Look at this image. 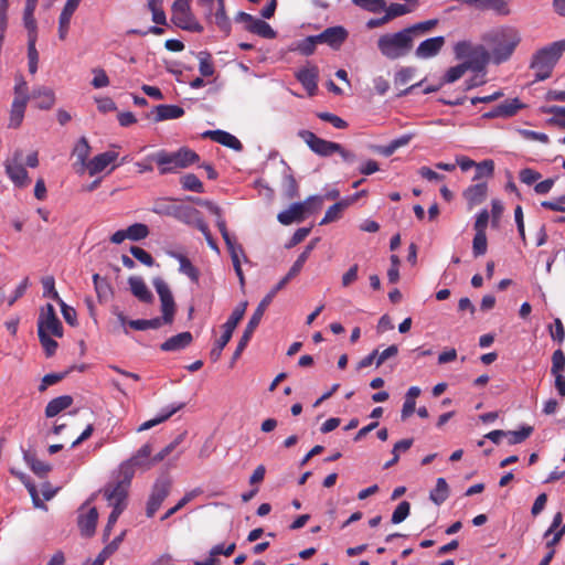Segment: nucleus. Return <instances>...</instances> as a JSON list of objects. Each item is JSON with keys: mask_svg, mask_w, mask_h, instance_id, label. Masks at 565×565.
<instances>
[{"mask_svg": "<svg viewBox=\"0 0 565 565\" xmlns=\"http://www.w3.org/2000/svg\"><path fill=\"white\" fill-rule=\"evenodd\" d=\"M172 481L170 477L162 476L158 478L152 487L151 494L147 502L146 514L148 518H152L161 507L162 502L169 495L171 490Z\"/></svg>", "mask_w": 565, "mask_h": 565, "instance_id": "9d476101", "label": "nucleus"}, {"mask_svg": "<svg viewBox=\"0 0 565 565\" xmlns=\"http://www.w3.org/2000/svg\"><path fill=\"white\" fill-rule=\"evenodd\" d=\"M124 479L118 481L111 489L105 490V497L109 504L114 508L122 507L126 508V498L128 494V488L132 478V471H122Z\"/></svg>", "mask_w": 565, "mask_h": 565, "instance_id": "ddd939ff", "label": "nucleus"}, {"mask_svg": "<svg viewBox=\"0 0 565 565\" xmlns=\"http://www.w3.org/2000/svg\"><path fill=\"white\" fill-rule=\"evenodd\" d=\"M349 33L340 25L327 28L323 32L316 35L320 43H326L333 49H338L347 40Z\"/></svg>", "mask_w": 565, "mask_h": 565, "instance_id": "f3484780", "label": "nucleus"}, {"mask_svg": "<svg viewBox=\"0 0 565 565\" xmlns=\"http://www.w3.org/2000/svg\"><path fill=\"white\" fill-rule=\"evenodd\" d=\"M475 47L476 46H473L468 41L458 42L454 47L456 58H458V60L467 58L468 60L470 57V55L472 54V52L475 51Z\"/></svg>", "mask_w": 565, "mask_h": 565, "instance_id": "338daca9", "label": "nucleus"}, {"mask_svg": "<svg viewBox=\"0 0 565 565\" xmlns=\"http://www.w3.org/2000/svg\"><path fill=\"white\" fill-rule=\"evenodd\" d=\"M152 451V447L150 444L143 445L135 456L130 458V460L127 462L126 466H122V471H129L130 467H140L145 469L151 468L157 462L152 461V458H150Z\"/></svg>", "mask_w": 565, "mask_h": 565, "instance_id": "aec40b11", "label": "nucleus"}, {"mask_svg": "<svg viewBox=\"0 0 565 565\" xmlns=\"http://www.w3.org/2000/svg\"><path fill=\"white\" fill-rule=\"evenodd\" d=\"M31 98L36 99V106L40 109H51L55 103L54 92L44 86L35 87L31 93Z\"/></svg>", "mask_w": 565, "mask_h": 565, "instance_id": "c85d7f7f", "label": "nucleus"}, {"mask_svg": "<svg viewBox=\"0 0 565 565\" xmlns=\"http://www.w3.org/2000/svg\"><path fill=\"white\" fill-rule=\"evenodd\" d=\"M488 242L486 233H476L472 241V253L475 257L482 256L487 253Z\"/></svg>", "mask_w": 565, "mask_h": 565, "instance_id": "680f3d73", "label": "nucleus"}, {"mask_svg": "<svg viewBox=\"0 0 565 565\" xmlns=\"http://www.w3.org/2000/svg\"><path fill=\"white\" fill-rule=\"evenodd\" d=\"M152 285L159 296L160 305H161V313L160 317L166 324H171L174 320L175 315V302L173 299V295L170 290L168 284L160 277H156L152 280Z\"/></svg>", "mask_w": 565, "mask_h": 565, "instance_id": "1a4fd4ad", "label": "nucleus"}, {"mask_svg": "<svg viewBox=\"0 0 565 565\" xmlns=\"http://www.w3.org/2000/svg\"><path fill=\"white\" fill-rule=\"evenodd\" d=\"M245 30L264 39H275L277 35L276 31L267 22L260 19H256V21L250 25H245Z\"/></svg>", "mask_w": 565, "mask_h": 565, "instance_id": "c9c22d12", "label": "nucleus"}, {"mask_svg": "<svg viewBox=\"0 0 565 565\" xmlns=\"http://www.w3.org/2000/svg\"><path fill=\"white\" fill-rule=\"evenodd\" d=\"M409 512H411L409 502H407V501L399 502L392 514V520H391L392 523L398 524V523L403 522L409 515Z\"/></svg>", "mask_w": 565, "mask_h": 565, "instance_id": "0e129e2a", "label": "nucleus"}, {"mask_svg": "<svg viewBox=\"0 0 565 565\" xmlns=\"http://www.w3.org/2000/svg\"><path fill=\"white\" fill-rule=\"evenodd\" d=\"M437 23H438V21L435 20V19L434 20H427V21L418 22L416 24L407 26L406 30L409 31V35L414 40V36L416 34L425 33V32L430 31L433 28H435L437 25Z\"/></svg>", "mask_w": 565, "mask_h": 565, "instance_id": "69168bd1", "label": "nucleus"}, {"mask_svg": "<svg viewBox=\"0 0 565 565\" xmlns=\"http://www.w3.org/2000/svg\"><path fill=\"white\" fill-rule=\"evenodd\" d=\"M128 239L141 241L149 235V228L146 224L135 223L127 228Z\"/></svg>", "mask_w": 565, "mask_h": 565, "instance_id": "bf43d9fd", "label": "nucleus"}, {"mask_svg": "<svg viewBox=\"0 0 565 565\" xmlns=\"http://www.w3.org/2000/svg\"><path fill=\"white\" fill-rule=\"evenodd\" d=\"M51 333V335L63 337V326L56 316L53 305L46 303L40 311L38 319V332Z\"/></svg>", "mask_w": 565, "mask_h": 565, "instance_id": "9b49d317", "label": "nucleus"}, {"mask_svg": "<svg viewBox=\"0 0 565 565\" xmlns=\"http://www.w3.org/2000/svg\"><path fill=\"white\" fill-rule=\"evenodd\" d=\"M318 43L320 41L316 39V35H310L299 41L294 50L298 51L301 55L309 56L315 53Z\"/></svg>", "mask_w": 565, "mask_h": 565, "instance_id": "603ef678", "label": "nucleus"}, {"mask_svg": "<svg viewBox=\"0 0 565 565\" xmlns=\"http://www.w3.org/2000/svg\"><path fill=\"white\" fill-rule=\"evenodd\" d=\"M73 404V397L62 395L51 399L45 407V416L51 418L67 409Z\"/></svg>", "mask_w": 565, "mask_h": 565, "instance_id": "7c9ffc66", "label": "nucleus"}, {"mask_svg": "<svg viewBox=\"0 0 565 565\" xmlns=\"http://www.w3.org/2000/svg\"><path fill=\"white\" fill-rule=\"evenodd\" d=\"M564 52L565 39L553 42L536 51L530 64V68L534 71L535 81L547 79Z\"/></svg>", "mask_w": 565, "mask_h": 565, "instance_id": "20e7f679", "label": "nucleus"}, {"mask_svg": "<svg viewBox=\"0 0 565 565\" xmlns=\"http://www.w3.org/2000/svg\"><path fill=\"white\" fill-rule=\"evenodd\" d=\"M22 160L23 151L15 149L12 156L4 161L6 174L18 188H24L30 183L29 174L22 164Z\"/></svg>", "mask_w": 565, "mask_h": 565, "instance_id": "6e6552de", "label": "nucleus"}, {"mask_svg": "<svg viewBox=\"0 0 565 565\" xmlns=\"http://www.w3.org/2000/svg\"><path fill=\"white\" fill-rule=\"evenodd\" d=\"M476 173L473 180H480L482 178H490L494 172V162L492 160H483L479 163H476Z\"/></svg>", "mask_w": 565, "mask_h": 565, "instance_id": "5fc2aeb1", "label": "nucleus"}, {"mask_svg": "<svg viewBox=\"0 0 565 565\" xmlns=\"http://www.w3.org/2000/svg\"><path fill=\"white\" fill-rule=\"evenodd\" d=\"M467 71L468 70L463 63L450 67L444 75L440 85L455 83L456 81L461 78Z\"/></svg>", "mask_w": 565, "mask_h": 565, "instance_id": "4d7b16f0", "label": "nucleus"}, {"mask_svg": "<svg viewBox=\"0 0 565 565\" xmlns=\"http://www.w3.org/2000/svg\"><path fill=\"white\" fill-rule=\"evenodd\" d=\"M196 228L204 235L205 239H206V243L207 245L210 246V248H212L213 250L215 252H220V248L217 246V243L216 241L213 238L211 232H210V228L207 226V224L204 222L203 218L201 217H198L194 222Z\"/></svg>", "mask_w": 565, "mask_h": 565, "instance_id": "052dcab7", "label": "nucleus"}, {"mask_svg": "<svg viewBox=\"0 0 565 565\" xmlns=\"http://www.w3.org/2000/svg\"><path fill=\"white\" fill-rule=\"evenodd\" d=\"M542 111L545 114H552L553 117L547 120L551 126H556L565 129V107L562 106H547L543 107Z\"/></svg>", "mask_w": 565, "mask_h": 565, "instance_id": "ea45409f", "label": "nucleus"}, {"mask_svg": "<svg viewBox=\"0 0 565 565\" xmlns=\"http://www.w3.org/2000/svg\"><path fill=\"white\" fill-rule=\"evenodd\" d=\"M461 4L480 11H493L499 14L507 15L510 13L508 2L505 0H457Z\"/></svg>", "mask_w": 565, "mask_h": 565, "instance_id": "2eb2a0df", "label": "nucleus"}, {"mask_svg": "<svg viewBox=\"0 0 565 565\" xmlns=\"http://www.w3.org/2000/svg\"><path fill=\"white\" fill-rule=\"evenodd\" d=\"M162 3L163 0H147V7L152 13V21L159 25H164L167 23Z\"/></svg>", "mask_w": 565, "mask_h": 565, "instance_id": "c03bdc74", "label": "nucleus"}, {"mask_svg": "<svg viewBox=\"0 0 565 565\" xmlns=\"http://www.w3.org/2000/svg\"><path fill=\"white\" fill-rule=\"evenodd\" d=\"M306 212V204L294 203L288 210L280 212L277 218L281 224L289 225L292 222H300Z\"/></svg>", "mask_w": 565, "mask_h": 565, "instance_id": "c756f323", "label": "nucleus"}, {"mask_svg": "<svg viewBox=\"0 0 565 565\" xmlns=\"http://www.w3.org/2000/svg\"><path fill=\"white\" fill-rule=\"evenodd\" d=\"M482 40L490 49L492 63L500 65L510 60L522 38L515 28L505 25L487 32Z\"/></svg>", "mask_w": 565, "mask_h": 565, "instance_id": "f257e3e1", "label": "nucleus"}, {"mask_svg": "<svg viewBox=\"0 0 565 565\" xmlns=\"http://www.w3.org/2000/svg\"><path fill=\"white\" fill-rule=\"evenodd\" d=\"M204 9L206 17L214 23L226 36L231 33V20L225 12V0H199Z\"/></svg>", "mask_w": 565, "mask_h": 565, "instance_id": "0eeeda50", "label": "nucleus"}, {"mask_svg": "<svg viewBox=\"0 0 565 565\" xmlns=\"http://www.w3.org/2000/svg\"><path fill=\"white\" fill-rule=\"evenodd\" d=\"M414 41L406 28L397 32L381 34L376 41L380 54L390 61H396L407 56L413 50Z\"/></svg>", "mask_w": 565, "mask_h": 565, "instance_id": "f03ea898", "label": "nucleus"}, {"mask_svg": "<svg viewBox=\"0 0 565 565\" xmlns=\"http://www.w3.org/2000/svg\"><path fill=\"white\" fill-rule=\"evenodd\" d=\"M279 290H276V287H274L258 303L256 310L254 311L253 316L250 317L239 341L236 347V350L233 353L232 358V364L241 356L245 348L247 347L248 342L252 339L253 333L255 332L256 328L262 321V318L267 309V307L271 303L273 299L277 295Z\"/></svg>", "mask_w": 565, "mask_h": 565, "instance_id": "39448f33", "label": "nucleus"}, {"mask_svg": "<svg viewBox=\"0 0 565 565\" xmlns=\"http://www.w3.org/2000/svg\"><path fill=\"white\" fill-rule=\"evenodd\" d=\"M356 7L372 13H379L386 8L385 0H352Z\"/></svg>", "mask_w": 565, "mask_h": 565, "instance_id": "3c124183", "label": "nucleus"}, {"mask_svg": "<svg viewBox=\"0 0 565 565\" xmlns=\"http://www.w3.org/2000/svg\"><path fill=\"white\" fill-rule=\"evenodd\" d=\"M445 44L444 36H435L423 41L416 49L415 55L418 58H430L436 56Z\"/></svg>", "mask_w": 565, "mask_h": 565, "instance_id": "a211bd4d", "label": "nucleus"}, {"mask_svg": "<svg viewBox=\"0 0 565 565\" xmlns=\"http://www.w3.org/2000/svg\"><path fill=\"white\" fill-rule=\"evenodd\" d=\"M98 520V512L96 508H90L86 514H79L78 527L82 535L92 536L95 533Z\"/></svg>", "mask_w": 565, "mask_h": 565, "instance_id": "cd10ccee", "label": "nucleus"}, {"mask_svg": "<svg viewBox=\"0 0 565 565\" xmlns=\"http://www.w3.org/2000/svg\"><path fill=\"white\" fill-rule=\"evenodd\" d=\"M318 241L319 239L316 238L306 246L305 250L298 256V258L292 264L287 275L282 277L275 286L276 290H281L282 288H285V286L301 271L305 263L307 262L311 250L316 247Z\"/></svg>", "mask_w": 565, "mask_h": 565, "instance_id": "4468645a", "label": "nucleus"}, {"mask_svg": "<svg viewBox=\"0 0 565 565\" xmlns=\"http://www.w3.org/2000/svg\"><path fill=\"white\" fill-rule=\"evenodd\" d=\"M533 433L532 426H522L521 429L514 431H505L509 445H516L523 443Z\"/></svg>", "mask_w": 565, "mask_h": 565, "instance_id": "de8ad7c7", "label": "nucleus"}, {"mask_svg": "<svg viewBox=\"0 0 565 565\" xmlns=\"http://www.w3.org/2000/svg\"><path fill=\"white\" fill-rule=\"evenodd\" d=\"M128 284L132 295L140 301L150 303L153 300V295L147 287L146 282L141 277H129Z\"/></svg>", "mask_w": 565, "mask_h": 565, "instance_id": "bb28decb", "label": "nucleus"}, {"mask_svg": "<svg viewBox=\"0 0 565 565\" xmlns=\"http://www.w3.org/2000/svg\"><path fill=\"white\" fill-rule=\"evenodd\" d=\"M181 184H182V188L184 190L193 191V192H196V193H203L204 192L203 183L193 173H188L184 177H182L181 178Z\"/></svg>", "mask_w": 565, "mask_h": 565, "instance_id": "864d4df0", "label": "nucleus"}, {"mask_svg": "<svg viewBox=\"0 0 565 565\" xmlns=\"http://www.w3.org/2000/svg\"><path fill=\"white\" fill-rule=\"evenodd\" d=\"M565 369V354L562 350L554 351L552 355V374L563 373Z\"/></svg>", "mask_w": 565, "mask_h": 565, "instance_id": "774afa93", "label": "nucleus"}, {"mask_svg": "<svg viewBox=\"0 0 565 565\" xmlns=\"http://www.w3.org/2000/svg\"><path fill=\"white\" fill-rule=\"evenodd\" d=\"M38 33H28V58H29V72L35 74L38 71L39 53L35 47Z\"/></svg>", "mask_w": 565, "mask_h": 565, "instance_id": "4c0bfd02", "label": "nucleus"}, {"mask_svg": "<svg viewBox=\"0 0 565 565\" xmlns=\"http://www.w3.org/2000/svg\"><path fill=\"white\" fill-rule=\"evenodd\" d=\"M41 282L43 286V296L44 297H50L53 300H55L57 303L63 300L55 289V279L53 276L43 277Z\"/></svg>", "mask_w": 565, "mask_h": 565, "instance_id": "6e6d98bb", "label": "nucleus"}, {"mask_svg": "<svg viewBox=\"0 0 565 565\" xmlns=\"http://www.w3.org/2000/svg\"><path fill=\"white\" fill-rule=\"evenodd\" d=\"M488 186L486 182H479L467 188L463 198L470 207L481 204L487 198Z\"/></svg>", "mask_w": 565, "mask_h": 565, "instance_id": "a878e982", "label": "nucleus"}, {"mask_svg": "<svg viewBox=\"0 0 565 565\" xmlns=\"http://www.w3.org/2000/svg\"><path fill=\"white\" fill-rule=\"evenodd\" d=\"M347 207H349L348 203L343 199L338 201L327 210L324 217L320 222V225H326L340 220Z\"/></svg>", "mask_w": 565, "mask_h": 565, "instance_id": "58836bf2", "label": "nucleus"}, {"mask_svg": "<svg viewBox=\"0 0 565 565\" xmlns=\"http://www.w3.org/2000/svg\"><path fill=\"white\" fill-rule=\"evenodd\" d=\"M184 407V403H180L175 406L167 407L162 411V414L157 416L156 418H152L150 420L145 422L138 427V431L148 430L166 420H168L173 414H175L178 411L182 409Z\"/></svg>", "mask_w": 565, "mask_h": 565, "instance_id": "473e14b6", "label": "nucleus"}, {"mask_svg": "<svg viewBox=\"0 0 565 565\" xmlns=\"http://www.w3.org/2000/svg\"><path fill=\"white\" fill-rule=\"evenodd\" d=\"M319 71L317 66L305 67L297 72L296 77L310 96L315 95L318 88Z\"/></svg>", "mask_w": 565, "mask_h": 565, "instance_id": "412c9836", "label": "nucleus"}, {"mask_svg": "<svg viewBox=\"0 0 565 565\" xmlns=\"http://www.w3.org/2000/svg\"><path fill=\"white\" fill-rule=\"evenodd\" d=\"M218 230L222 234V237L226 244V247L230 252L231 259L233 263V267L236 268V266H241V259L239 256H243L245 260H247L244 249L242 245H237L233 238L231 237L226 225L223 222H218Z\"/></svg>", "mask_w": 565, "mask_h": 565, "instance_id": "6ab92c4d", "label": "nucleus"}, {"mask_svg": "<svg viewBox=\"0 0 565 565\" xmlns=\"http://www.w3.org/2000/svg\"><path fill=\"white\" fill-rule=\"evenodd\" d=\"M247 308V301L241 302L231 313L227 321L223 324V334L221 338L215 342L214 348L210 352V358L213 362L218 361V359L222 355L223 349L226 347V344L230 342L233 332L239 321L243 319L245 311Z\"/></svg>", "mask_w": 565, "mask_h": 565, "instance_id": "423d86ee", "label": "nucleus"}, {"mask_svg": "<svg viewBox=\"0 0 565 565\" xmlns=\"http://www.w3.org/2000/svg\"><path fill=\"white\" fill-rule=\"evenodd\" d=\"M199 71L203 77H210L214 74V65L211 61V55L207 52H200L199 53Z\"/></svg>", "mask_w": 565, "mask_h": 565, "instance_id": "13d9d810", "label": "nucleus"}, {"mask_svg": "<svg viewBox=\"0 0 565 565\" xmlns=\"http://www.w3.org/2000/svg\"><path fill=\"white\" fill-rule=\"evenodd\" d=\"M28 102L24 100H13L11 105L9 127L18 128L24 118V111L26 108Z\"/></svg>", "mask_w": 565, "mask_h": 565, "instance_id": "e433bc0d", "label": "nucleus"}, {"mask_svg": "<svg viewBox=\"0 0 565 565\" xmlns=\"http://www.w3.org/2000/svg\"><path fill=\"white\" fill-rule=\"evenodd\" d=\"M448 495L449 488L446 480L444 478H438L435 489L430 491V500L437 505H440L447 500Z\"/></svg>", "mask_w": 565, "mask_h": 565, "instance_id": "a19ab883", "label": "nucleus"}, {"mask_svg": "<svg viewBox=\"0 0 565 565\" xmlns=\"http://www.w3.org/2000/svg\"><path fill=\"white\" fill-rule=\"evenodd\" d=\"M180 263L179 270L186 275L192 281H198L199 279V271L198 269L192 265L189 258H186L184 255L175 254L174 255Z\"/></svg>", "mask_w": 565, "mask_h": 565, "instance_id": "09e8293b", "label": "nucleus"}, {"mask_svg": "<svg viewBox=\"0 0 565 565\" xmlns=\"http://www.w3.org/2000/svg\"><path fill=\"white\" fill-rule=\"evenodd\" d=\"M38 6V0H26L23 11V24L28 30V33H38L36 20L34 18V11Z\"/></svg>", "mask_w": 565, "mask_h": 565, "instance_id": "f704fd0d", "label": "nucleus"}, {"mask_svg": "<svg viewBox=\"0 0 565 565\" xmlns=\"http://www.w3.org/2000/svg\"><path fill=\"white\" fill-rule=\"evenodd\" d=\"M149 160L154 161L158 166L161 175L175 173L180 169H185L193 163L198 162L199 154L190 148L182 147L177 151L160 150L148 157Z\"/></svg>", "mask_w": 565, "mask_h": 565, "instance_id": "7ed1b4c3", "label": "nucleus"}, {"mask_svg": "<svg viewBox=\"0 0 565 565\" xmlns=\"http://www.w3.org/2000/svg\"><path fill=\"white\" fill-rule=\"evenodd\" d=\"M383 11H385V15L390 22L398 17L411 13L413 8L409 4L393 2L390 6L386 4V8Z\"/></svg>", "mask_w": 565, "mask_h": 565, "instance_id": "37998d69", "label": "nucleus"}, {"mask_svg": "<svg viewBox=\"0 0 565 565\" xmlns=\"http://www.w3.org/2000/svg\"><path fill=\"white\" fill-rule=\"evenodd\" d=\"M171 21L180 29L191 32H202L203 26L195 20L191 11H180L173 13Z\"/></svg>", "mask_w": 565, "mask_h": 565, "instance_id": "b1692460", "label": "nucleus"}, {"mask_svg": "<svg viewBox=\"0 0 565 565\" xmlns=\"http://www.w3.org/2000/svg\"><path fill=\"white\" fill-rule=\"evenodd\" d=\"M413 438H406L397 441L392 450L393 458L384 465V469H388L397 463L399 460V454L402 451H407L413 446Z\"/></svg>", "mask_w": 565, "mask_h": 565, "instance_id": "79ce46f5", "label": "nucleus"}, {"mask_svg": "<svg viewBox=\"0 0 565 565\" xmlns=\"http://www.w3.org/2000/svg\"><path fill=\"white\" fill-rule=\"evenodd\" d=\"M192 333L189 331H184L169 338L160 345V349L166 352L181 351L189 347L192 343Z\"/></svg>", "mask_w": 565, "mask_h": 565, "instance_id": "393cba45", "label": "nucleus"}, {"mask_svg": "<svg viewBox=\"0 0 565 565\" xmlns=\"http://www.w3.org/2000/svg\"><path fill=\"white\" fill-rule=\"evenodd\" d=\"M298 136L307 143L311 151L321 157H329L340 149V143L324 140L309 130H300Z\"/></svg>", "mask_w": 565, "mask_h": 565, "instance_id": "f8f14e48", "label": "nucleus"}, {"mask_svg": "<svg viewBox=\"0 0 565 565\" xmlns=\"http://www.w3.org/2000/svg\"><path fill=\"white\" fill-rule=\"evenodd\" d=\"M498 106L499 110L502 114V118L512 117L524 107V105L521 103L519 98L505 100Z\"/></svg>", "mask_w": 565, "mask_h": 565, "instance_id": "8fccbe9b", "label": "nucleus"}, {"mask_svg": "<svg viewBox=\"0 0 565 565\" xmlns=\"http://www.w3.org/2000/svg\"><path fill=\"white\" fill-rule=\"evenodd\" d=\"M90 152V147L88 143V140L85 137H82L78 142L76 143L73 154L76 157L77 162L82 166H87V158Z\"/></svg>", "mask_w": 565, "mask_h": 565, "instance_id": "49530a36", "label": "nucleus"}, {"mask_svg": "<svg viewBox=\"0 0 565 565\" xmlns=\"http://www.w3.org/2000/svg\"><path fill=\"white\" fill-rule=\"evenodd\" d=\"M184 439V434H180L173 441L167 445L161 451L152 457L153 462H160L168 457Z\"/></svg>", "mask_w": 565, "mask_h": 565, "instance_id": "e2e57ef3", "label": "nucleus"}, {"mask_svg": "<svg viewBox=\"0 0 565 565\" xmlns=\"http://www.w3.org/2000/svg\"><path fill=\"white\" fill-rule=\"evenodd\" d=\"M489 62H492V54L483 45H476L470 57L463 62L467 70L473 72H484Z\"/></svg>", "mask_w": 565, "mask_h": 565, "instance_id": "dca6fc26", "label": "nucleus"}, {"mask_svg": "<svg viewBox=\"0 0 565 565\" xmlns=\"http://www.w3.org/2000/svg\"><path fill=\"white\" fill-rule=\"evenodd\" d=\"M184 115V109L178 105H158L156 106L154 121L177 119Z\"/></svg>", "mask_w": 565, "mask_h": 565, "instance_id": "2f4dec72", "label": "nucleus"}, {"mask_svg": "<svg viewBox=\"0 0 565 565\" xmlns=\"http://www.w3.org/2000/svg\"><path fill=\"white\" fill-rule=\"evenodd\" d=\"M160 317L152 319L129 320L128 326L135 330L159 329L163 324Z\"/></svg>", "mask_w": 565, "mask_h": 565, "instance_id": "a18cd8bd", "label": "nucleus"}, {"mask_svg": "<svg viewBox=\"0 0 565 565\" xmlns=\"http://www.w3.org/2000/svg\"><path fill=\"white\" fill-rule=\"evenodd\" d=\"M23 458L31 470L39 477H45L51 471V466L40 459L30 451H25Z\"/></svg>", "mask_w": 565, "mask_h": 565, "instance_id": "72a5a7b5", "label": "nucleus"}, {"mask_svg": "<svg viewBox=\"0 0 565 565\" xmlns=\"http://www.w3.org/2000/svg\"><path fill=\"white\" fill-rule=\"evenodd\" d=\"M118 158V152L116 151H106L95 156L92 160L87 162V170L90 175H95L106 169L110 163H113Z\"/></svg>", "mask_w": 565, "mask_h": 565, "instance_id": "5701e85b", "label": "nucleus"}, {"mask_svg": "<svg viewBox=\"0 0 565 565\" xmlns=\"http://www.w3.org/2000/svg\"><path fill=\"white\" fill-rule=\"evenodd\" d=\"M204 138H210L215 142H218L227 148L236 151L243 149L242 142L232 134L223 130H209L203 134Z\"/></svg>", "mask_w": 565, "mask_h": 565, "instance_id": "4be33fe9", "label": "nucleus"}]
</instances>
